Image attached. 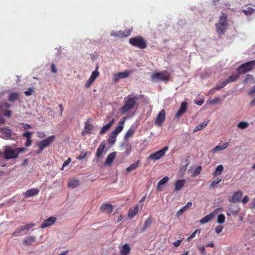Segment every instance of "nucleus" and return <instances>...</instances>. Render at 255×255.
Instances as JSON below:
<instances>
[{
    "instance_id": "41",
    "label": "nucleus",
    "mask_w": 255,
    "mask_h": 255,
    "mask_svg": "<svg viewBox=\"0 0 255 255\" xmlns=\"http://www.w3.org/2000/svg\"><path fill=\"white\" fill-rule=\"evenodd\" d=\"M99 75V72L95 70L92 73L89 79L94 82L96 80V79L98 77Z\"/></svg>"
},
{
    "instance_id": "15",
    "label": "nucleus",
    "mask_w": 255,
    "mask_h": 255,
    "mask_svg": "<svg viewBox=\"0 0 255 255\" xmlns=\"http://www.w3.org/2000/svg\"><path fill=\"white\" fill-rule=\"evenodd\" d=\"M39 192V190L38 189L32 188L26 191L23 194L25 198L31 197L37 195Z\"/></svg>"
},
{
    "instance_id": "35",
    "label": "nucleus",
    "mask_w": 255,
    "mask_h": 255,
    "mask_svg": "<svg viewBox=\"0 0 255 255\" xmlns=\"http://www.w3.org/2000/svg\"><path fill=\"white\" fill-rule=\"evenodd\" d=\"M219 23V26L221 25L224 26V24L227 25V16L225 13H223L222 15L220 17V20Z\"/></svg>"
},
{
    "instance_id": "31",
    "label": "nucleus",
    "mask_w": 255,
    "mask_h": 255,
    "mask_svg": "<svg viewBox=\"0 0 255 255\" xmlns=\"http://www.w3.org/2000/svg\"><path fill=\"white\" fill-rule=\"evenodd\" d=\"M35 241V238L34 236H30L23 240V243L26 246L31 245Z\"/></svg>"
},
{
    "instance_id": "54",
    "label": "nucleus",
    "mask_w": 255,
    "mask_h": 255,
    "mask_svg": "<svg viewBox=\"0 0 255 255\" xmlns=\"http://www.w3.org/2000/svg\"><path fill=\"white\" fill-rule=\"evenodd\" d=\"M220 101V98L219 97H216V98H214L213 100H211L210 102V104H212V105L218 103Z\"/></svg>"
},
{
    "instance_id": "23",
    "label": "nucleus",
    "mask_w": 255,
    "mask_h": 255,
    "mask_svg": "<svg viewBox=\"0 0 255 255\" xmlns=\"http://www.w3.org/2000/svg\"><path fill=\"white\" fill-rule=\"evenodd\" d=\"M238 72L237 74H234L229 76V78L225 80V82L227 84L229 83L236 82L240 77V75Z\"/></svg>"
},
{
    "instance_id": "63",
    "label": "nucleus",
    "mask_w": 255,
    "mask_h": 255,
    "mask_svg": "<svg viewBox=\"0 0 255 255\" xmlns=\"http://www.w3.org/2000/svg\"><path fill=\"white\" fill-rule=\"evenodd\" d=\"M182 241V240H178L176 241V242H174L173 245L175 247H178L180 245Z\"/></svg>"
},
{
    "instance_id": "62",
    "label": "nucleus",
    "mask_w": 255,
    "mask_h": 255,
    "mask_svg": "<svg viewBox=\"0 0 255 255\" xmlns=\"http://www.w3.org/2000/svg\"><path fill=\"white\" fill-rule=\"evenodd\" d=\"M113 79L115 83H116L120 80V77L118 76V73L114 75Z\"/></svg>"
},
{
    "instance_id": "19",
    "label": "nucleus",
    "mask_w": 255,
    "mask_h": 255,
    "mask_svg": "<svg viewBox=\"0 0 255 255\" xmlns=\"http://www.w3.org/2000/svg\"><path fill=\"white\" fill-rule=\"evenodd\" d=\"M153 222L152 218L151 217H149L146 219L144 223L143 228L141 230V232H144L147 228H148Z\"/></svg>"
},
{
    "instance_id": "50",
    "label": "nucleus",
    "mask_w": 255,
    "mask_h": 255,
    "mask_svg": "<svg viewBox=\"0 0 255 255\" xmlns=\"http://www.w3.org/2000/svg\"><path fill=\"white\" fill-rule=\"evenodd\" d=\"M227 85L225 81H223L222 84L220 85H218L216 87H215V89L217 90H221L223 87H224Z\"/></svg>"
},
{
    "instance_id": "6",
    "label": "nucleus",
    "mask_w": 255,
    "mask_h": 255,
    "mask_svg": "<svg viewBox=\"0 0 255 255\" xmlns=\"http://www.w3.org/2000/svg\"><path fill=\"white\" fill-rule=\"evenodd\" d=\"M55 137L54 135H52L47 138L40 141L37 144L38 147H40L43 149L49 146L54 140Z\"/></svg>"
},
{
    "instance_id": "29",
    "label": "nucleus",
    "mask_w": 255,
    "mask_h": 255,
    "mask_svg": "<svg viewBox=\"0 0 255 255\" xmlns=\"http://www.w3.org/2000/svg\"><path fill=\"white\" fill-rule=\"evenodd\" d=\"M208 122V121L204 122L202 123L197 126L193 129V132H195L198 131L202 129L203 128H205L207 126Z\"/></svg>"
},
{
    "instance_id": "5",
    "label": "nucleus",
    "mask_w": 255,
    "mask_h": 255,
    "mask_svg": "<svg viewBox=\"0 0 255 255\" xmlns=\"http://www.w3.org/2000/svg\"><path fill=\"white\" fill-rule=\"evenodd\" d=\"M168 146H165L162 149L150 154L148 156V159L152 160H157L163 157L166 151L168 150Z\"/></svg>"
},
{
    "instance_id": "22",
    "label": "nucleus",
    "mask_w": 255,
    "mask_h": 255,
    "mask_svg": "<svg viewBox=\"0 0 255 255\" xmlns=\"http://www.w3.org/2000/svg\"><path fill=\"white\" fill-rule=\"evenodd\" d=\"M185 183V180L184 179H179L178 180L175 184V191H178L180 190L182 187L184 186Z\"/></svg>"
},
{
    "instance_id": "8",
    "label": "nucleus",
    "mask_w": 255,
    "mask_h": 255,
    "mask_svg": "<svg viewBox=\"0 0 255 255\" xmlns=\"http://www.w3.org/2000/svg\"><path fill=\"white\" fill-rule=\"evenodd\" d=\"M243 196V192L241 191H238L234 193L232 197L229 198V201L231 203H238L241 201V198Z\"/></svg>"
},
{
    "instance_id": "56",
    "label": "nucleus",
    "mask_w": 255,
    "mask_h": 255,
    "mask_svg": "<svg viewBox=\"0 0 255 255\" xmlns=\"http://www.w3.org/2000/svg\"><path fill=\"white\" fill-rule=\"evenodd\" d=\"M93 82H94L92 80L89 78V79L87 81V82L85 83V87L87 88H89Z\"/></svg>"
},
{
    "instance_id": "37",
    "label": "nucleus",
    "mask_w": 255,
    "mask_h": 255,
    "mask_svg": "<svg viewBox=\"0 0 255 255\" xmlns=\"http://www.w3.org/2000/svg\"><path fill=\"white\" fill-rule=\"evenodd\" d=\"M255 11V9L252 7H249L246 9H243L242 12L246 15L252 14Z\"/></svg>"
},
{
    "instance_id": "64",
    "label": "nucleus",
    "mask_w": 255,
    "mask_h": 255,
    "mask_svg": "<svg viewBox=\"0 0 255 255\" xmlns=\"http://www.w3.org/2000/svg\"><path fill=\"white\" fill-rule=\"evenodd\" d=\"M199 250L202 255H205V247L204 246L199 247Z\"/></svg>"
},
{
    "instance_id": "17",
    "label": "nucleus",
    "mask_w": 255,
    "mask_h": 255,
    "mask_svg": "<svg viewBox=\"0 0 255 255\" xmlns=\"http://www.w3.org/2000/svg\"><path fill=\"white\" fill-rule=\"evenodd\" d=\"M0 133L1 134V137L3 138H9L11 135V130L7 128L0 129Z\"/></svg>"
},
{
    "instance_id": "53",
    "label": "nucleus",
    "mask_w": 255,
    "mask_h": 255,
    "mask_svg": "<svg viewBox=\"0 0 255 255\" xmlns=\"http://www.w3.org/2000/svg\"><path fill=\"white\" fill-rule=\"evenodd\" d=\"M201 170V166H198L194 171V175H197L199 174Z\"/></svg>"
},
{
    "instance_id": "26",
    "label": "nucleus",
    "mask_w": 255,
    "mask_h": 255,
    "mask_svg": "<svg viewBox=\"0 0 255 255\" xmlns=\"http://www.w3.org/2000/svg\"><path fill=\"white\" fill-rule=\"evenodd\" d=\"M105 143L104 142H102L100 143L97 150L96 156L97 158L101 157L105 148Z\"/></svg>"
},
{
    "instance_id": "10",
    "label": "nucleus",
    "mask_w": 255,
    "mask_h": 255,
    "mask_svg": "<svg viewBox=\"0 0 255 255\" xmlns=\"http://www.w3.org/2000/svg\"><path fill=\"white\" fill-rule=\"evenodd\" d=\"M56 221V218L55 217H50L46 220H44L40 226L41 229H44L47 227L53 225Z\"/></svg>"
},
{
    "instance_id": "57",
    "label": "nucleus",
    "mask_w": 255,
    "mask_h": 255,
    "mask_svg": "<svg viewBox=\"0 0 255 255\" xmlns=\"http://www.w3.org/2000/svg\"><path fill=\"white\" fill-rule=\"evenodd\" d=\"M51 72L53 73H56L57 72L56 67L54 63H52L51 65Z\"/></svg>"
},
{
    "instance_id": "38",
    "label": "nucleus",
    "mask_w": 255,
    "mask_h": 255,
    "mask_svg": "<svg viewBox=\"0 0 255 255\" xmlns=\"http://www.w3.org/2000/svg\"><path fill=\"white\" fill-rule=\"evenodd\" d=\"M130 72L128 71H126L123 72L118 73V76L120 77V79H124L126 77H128L129 75Z\"/></svg>"
},
{
    "instance_id": "60",
    "label": "nucleus",
    "mask_w": 255,
    "mask_h": 255,
    "mask_svg": "<svg viewBox=\"0 0 255 255\" xmlns=\"http://www.w3.org/2000/svg\"><path fill=\"white\" fill-rule=\"evenodd\" d=\"M192 206V203L191 202H188L186 205L183 206L184 208L186 210L190 209Z\"/></svg>"
},
{
    "instance_id": "59",
    "label": "nucleus",
    "mask_w": 255,
    "mask_h": 255,
    "mask_svg": "<svg viewBox=\"0 0 255 255\" xmlns=\"http://www.w3.org/2000/svg\"><path fill=\"white\" fill-rule=\"evenodd\" d=\"M249 201V197L248 196H245L242 200V202L244 204H247Z\"/></svg>"
},
{
    "instance_id": "33",
    "label": "nucleus",
    "mask_w": 255,
    "mask_h": 255,
    "mask_svg": "<svg viewBox=\"0 0 255 255\" xmlns=\"http://www.w3.org/2000/svg\"><path fill=\"white\" fill-rule=\"evenodd\" d=\"M79 185V181L78 179H72L70 180L68 184V186L72 188L78 187Z\"/></svg>"
},
{
    "instance_id": "34",
    "label": "nucleus",
    "mask_w": 255,
    "mask_h": 255,
    "mask_svg": "<svg viewBox=\"0 0 255 255\" xmlns=\"http://www.w3.org/2000/svg\"><path fill=\"white\" fill-rule=\"evenodd\" d=\"M139 161L138 160L135 163L131 164L126 169V171L127 172H130L134 170H135L139 165Z\"/></svg>"
},
{
    "instance_id": "2",
    "label": "nucleus",
    "mask_w": 255,
    "mask_h": 255,
    "mask_svg": "<svg viewBox=\"0 0 255 255\" xmlns=\"http://www.w3.org/2000/svg\"><path fill=\"white\" fill-rule=\"evenodd\" d=\"M26 150V149L25 147H19L12 149L9 147H7L3 151V157L6 160L16 158L20 153L23 152Z\"/></svg>"
},
{
    "instance_id": "12",
    "label": "nucleus",
    "mask_w": 255,
    "mask_h": 255,
    "mask_svg": "<svg viewBox=\"0 0 255 255\" xmlns=\"http://www.w3.org/2000/svg\"><path fill=\"white\" fill-rule=\"evenodd\" d=\"M94 129V126L89 123L88 122L85 123L84 129L83 131L82 132V135H84L86 134H91L92 133V131Z\"/></svg>"
},
{
    "instance_id": "28",
    "label": "nucleus",
    "mask_w": 255,
    "mask_h": 255,
    "mask_svg": "<svg viewBox=\"0 0 255 255\" xmlns=\"http://www.w3.org/2000/svg\"><path fill=\"white\" fill-rule=\"evenodd\" d=\"M227 25L224 24V26L220 25L219 26V23H216V27L217 32L220 34H223L224 33L225 30L226 29Z\"/></svg>"
},
{
    "instance_id": "3",
    "label": "nucleus",
    "mask_w": 255,
    "mask_h": 255,
    "mask_svg": "<svg viewBox=\"0 0 255 255\" xmlns=\"http://www.w3.org/2000/svg\"><path fill=\"white\" fill-rule=\"evenodd\" d=\"M129 43L135 47L143 49L147 47V44L144 38L140 36L131 38L129 40Z\"/></svg>"
},
{
    "instance_id": "16",
    "label": "nucleus",
    "mask_w": 255,
    "mask_h": 255,
    "mask_svg": "<svg viewBox=\"0 0 255 255\" xmlns=\"http://www.w3.org/2000/svg\"><path fill=\"white\" fill-rule=\"evenodd\" d=\"M115 123V119H113L111 120V121L108 123L107 125L104 126L101 130L100 131V133L101 134H104L107 131L109 128H111V127Z\"/></svg>"
},
{
    "instance_id": "1",
    "label": "nucleus",
    "mask_w": 255,
    "mask_h": 255,
    "mask_svg": "<svg viewBox=\"0 0 255 255\" xmlns=\"http://www.w3.org/2000/svg\"><path fill=\"white\" fill-rule=\"evenodd\" d=\"M138 99L137 97H132L128 96L124 99V104L120 109V112L122 114H125L126 113L131 110L135 107H137L136 100Z\"/></svg>"
},
{
    "instance_id": "47",
    "label": "nucleus",
    "mask_w": 255,
    "mask_h": 255,
    "mask_svg": "<svg viewBox=\"0 0 255 255\" xmlns=\"http://www.w3.org/2000/svg\"><path fill=\"white\" fill-rule=\"evenodd\" d=\"M33 92H34L33 88H29L27 90H26L24 92V94L26 96H30Z\"/></svg>"
},
{
    "instance_id": "24",
    "label": "nucleus",
    "mask_w": 255,
    "mask_h": 255,
    "mask_svg": "<svg viewBox=\"0 0 255 255\" xmlns=\"http://www.w3.org/2000/svg\"><path fill=\"white\" fill-rule=\"evenodd\" d=\"M214 218L213 213H211L203 217L200 221L201 224H204L210 221Z\"/></svg>"
},
{
    "instance_id": "14",
    "label": "nucleus",
    "mask_w": 255,
    "mask_h": 255,
    "mask_svg": "<svg viewBox=\"0 0 255 255\" xmlns=\"http://www.w3.org/2000/svg\"><path fill=\"white\" fill-rule=\"evenodd\" d=\"M131 250L129 245L125 244L120 249V255H128Z\"/></svg>"
},
{
    "instance_id": "36",
    "label": "nucleus",
    "mask_w": 255,
    "mask_h": 255,
    "mask_svg": "<svg viewBox=\"0 0 255 255\" xmlns=\"http://www.w3.org/2000/svg\"><path fill=\"white\" fill-rule=\"evenodd\" d=\"M117 135L116 133L112 132L109 136L108 142L110 144H113L115 143L116 140V137Z\"/></svg>"
},
{
    "instance_id": "21",
    "label": "nucleus",
    "mask_w": 255,
    "mask_h": 255,
    "mask_svg": "<svg viewBox=\"0 0 255 255\" xmlns=\"http://www.w3.org/2000/svg\"><path fill=\"white\" fill-rule=\"evenodd\" d=\"M229 146V142H226L223 145H218L212 149L213 152H216L219 151H222L226 149Z\"/></svg>"
},
{
    "instance_id": "25",
    "label": "nucleus",
    "mask_w": 255,
    "mask_h": 255,
    "mask_svg": "<svg viewBox=\"0 0 255 255\" xmlns=\"http://www.w3.org/2000/svg\"><path fill=\"white\" fill-rule=\"evenodd\" d=\"M125 121H121L119 123V125L116 128L114 129V131L112 132L113 133H116L118 135V134L122 131L124 128V125Z\"/></svg>"
},
{
    "instance_id": "20",
    "label": "nucleus",
    "mask_w": 255,
    "mask_h": 255,
    "mask_svg": "<svg viewBox=\"0 0 255 255\" xmlns=\"http://www.w3.org/2000/svg\"><path fill=\"white\" fill-rule=\"evenodd\" d=\"M116 152H113L109 154L106 159L105 164L110 165L113 163L116 157Z\"/></svg>"
},
{
    "instance_id": "13",
    "label": "nucleus",
    "mask_w": 255,
    "mask_h": 255,
    "mask_svg": "<svg viewBox=\"0 0 255 255\" xmlns=\"http://www.w3.org/2000/svg\"><path fill=\"white\" fill-rule=\"evenodd\" d=\"M113 209V206L111 204L108 203L103 204L100 208V210L102 212H104L107 214L112 213Z\"/></svg>"
},
{
    "instance_id": "48",
    "label": "nucleus",
    "mask_w": 255,
    "mask_h": 255,
    "mask_svg": "<svg viewBox=\"0 0 255 255\" xmlns=\"http://www.w3.org/2000/svg\"><path fill=\"white\" fill-rule=\"evenodd\" d=\"M24 230H22V227H21L20 229H16L12 234V235L13 236H17L20 235V233Z\"/></svg>"
},
{
    "instance_id": "44",
    "label": "nucleus",
    "mask_w": 255,
    "mask_h": 255,
    "mask_svg": "<svg viewBox=\"0 0 255 255\" xmlns=\"http://www.w3.org/2000/svg\"><path fill=\"white\" fill-rule=\"evenodd\" d=\"M35 224L33 223H29L25 226H22V230H29V229L33 227Z\"/></svg>"
},
{
    "instance_id": "11",
    "label": "nucleus",
    "mask_w": 255,
    "mask_h": 255,
    "mask_svg": "<svg viewBox=\"0 0 255 255\" xmlns=\"http://www.w3.org/2000/svg\"><path fill=\"white\" fill-rule=\"evenodd\" d=\"M187 103L186 102L184 101L181 103L180 108L175 115L176 118H179L186 112L187 109Z\"/></svg>"
},
{
    "instance_id": "45",
    "label": "nucleus",
    "mask_w": 255,
    "mask_h": 255,
    "mask_svg": "<svg viewBox=\"0 0 255 255\" xmlns=\"http://www.w3.org/2000/svg\"><path fill=\"white\" fill-rule=\"evenodd\" d=\"M221 181V179L217 178L213 180L210 184V187L214 188L217 184H218Z\"/></svg>"
},
{
    "instance_id": "55",
    "label": "nucleus",
    "mask_w": 255,
    "mask_h": 255,
    "mask_svg": "<svg viewBox=\"0 0 255 255\" xmlns=\"http://www.w3.org/2000/svg\"><path fill=\"white\" fill-rule=\"evenodd\" d=\"M224 227L223 226H218L216 227V228L215 229V231H216V233H217V234H219L220 233H221Z\"/></svg>"
},
{
    "instance_id": "7",
    "label": "nucleus",
    "mask_w": 255,
    "mask_h": 255,
    "mask_svg": "<svg viewBox=\"0 0 255 255\" xmlns=\"http://www.w3.org/2000/svg\"><path fill=\"white\" fill-rule=\"evenodd\" d=\"M151 79L153 82L157 80L165 81L168 80L169 77L165 73L156 72L151 75Z\"/></svg>"
},
{
    "instance_id": "51",
    "label": "nucleus",
    "mask_w": 255,
    "mask_h": 255,
    "mask_svg": "<svg viewBox=\"0 0 255 255\" xmlns=\"http://www.w3.org/2000/svg\"><path fill=\"white\" fill-rule=\"evenodd\" d=\"M2 114L7 117H10L11 115V112L9 110H5L2 112Z\"/></svg>"
},
{
    "instance_id": "52",
    "label": "nucleus",
    "mask_w": 255,
    "mask_h": 255,
    "mask_svg": "<svg viewBox=\"0 0 255 255\" xmlns=\"http://www.w3.org/2000/svg\"><path fill=\"white\" fill-rule=\"evenodd\" d=\"M185 211V209L184 208V207H182L181 209H180L177 213H176V216L177 217H180L184 213V212Z\"/></svg>"
},
{
    "instance_id": "9",
    "label": "nucleus",
    "mask_w": 255,
    "mask_h": 255,
    "mask_svg": "<svg viewBox=\"0 0 255 255\" xmlns=\"http://www.w3.org/2000/svg\"><path fill=\"white\" fill-rule=\"evenodd\" d=\"M165 119V111L164 110H162L158 114L155 124L158 126H160L164 122Z\"/></svg>"
},
{
    "instance_id": "4",
    "label": "nucleus",
    "mask_w": 255,
    "mask_h": 255,
    "mask_svg": "<svg viewBox=\"0 0 255 255\" xmlns=\"http://www.w3.org/2000/svg\"><path fill=\"white\" fill-rule=\"evenodd\" d=\"M255 68V60H252L241 65L237 69L239 74H242L251 71Z\"/></svg>"
},
{
    "instance_id": "42",
    "label": "nucleus",
    "mask_w": 255,
    "mask_h": 255,
    "mask_svg": "<svg viewBox=\"0 0 255 255\" xmlns=\"http://www.w3.org/2000/svg\"><path fill=\"white\" fill-rule=\"evenodd\" d=\"M225 217L223 214H220L217 218V222L220 224H222L225 222Z\"/></svg>"
},
{
    "instance_id": "61",
    "label": "nucleus",
    "mask_w": 255,
    "mask_h": 255,
    "mask_svg": "<svg viewBox=\"0 0 255 255\" xmlns=\"http://www.w3.org/2000/svg\"><path fill=\"white\" fill-rule=\"evenodd\" d=\"M32 143L31 138L26 139V141L25 143V145L26 147H28L31 145Z\"/></svg>"
},
{
    "instance_id": "49",
    "label": "nucleus",
    "mask_w": 255,
    "mask_h": 255,
    "mask_svg": "<svg viewBox=\"0 0 255 255\" xmlns=\"http://www.w3.org/2000/svg\"><path fill=\"white\" fill-rule=\"evenodd\" d=\"M111 35L114 36L116 37H122V31H118V32H114L112 31L111 33Z\"/></svg>"
},
{
    "instance_id": "18",
    "label": "nucleus",
    "mask_w": 255,
    "mask_h": 255,
    "mask_svg": "<svg viewBox=\"0 0 255 255\" xmlns=\"http://www.w3.org/2000/svg\"><path fill=\"white\" fill-rule=\"evenodd\" d=\"M138 205H136L135 207L133 208H130L129 209L128 216L129 218L131 219L133 218L135 215L138 212Z\"/></svg>"
},
{
    "instance_id": "43",
    "label": "nucleus",
    "mask_w": 255,
    "mask_h": 255,
    "mask_svg": "<svg viewBox=\"0 0 255 255\" xmlns=\"http://www.w3.org/2000/svg\"><path fill=\"white\" fill-rule=\"evenodd\" d=\"M32 134V132L26 131L24 133H23L22 136L24 137H25L26 139L31 138V136Z\"/></svg>"
},
{
    "instance_id": "40",
    "label": "nucleus",
    "mask_w": 255,
    "mask_h": 255,
    "mask_svg": "<svg viewBox=\"0 0 255 255\" xmlns=\"http://www.w3.org/2000/svg\"><path fill=\"white\" fill-rule=\"evenodd\" d=\"M248 126L249 124L246 122H241L238 124V127L240 129H245Z\"/></svg>"
},
{
    "instance_id": "27",
    "label": "nucleus",
    "mask_w": 255,
    "mask_h": 255,
    "mask_svg": "<svg viewBox=\"0 0 255 255\" xmlns=\"http://www.w3.org/2000/svg\"><path fill=\"white\" fill-rule=\"evenodd\" d=\"M224 170V167L222 165L220 164L217 166L215 171L213 173L214 176H217L221 175Z\"/></svg>"
},
{
    "instance_id": "32",
    "label": "nucleus",
    "mask_w": 255,
    "mask_h": 255,
    "mask_svg": "<svg viewBox=\"0 0 255 255\" xmlns=\"http://www.w3.org/2000/svg\"><path fill=\"white\" fill-rule=\"evenodd\" d=\"M169 180V178L167 176H165L162 178L158 183L157 189L158 190L161 189V186L163 185L165 183H166Z\"/></svg>"
},
{
    "instance_id": "39",
    "label": "nucleus",
    "mask_w": 255,
    "mask_h": 255,
    "mask_svg": "<svg viewBox=\"0 0 255 255\" xmlns=\"http://www.w3.org/2000/svg\"><path fill=\"white\" fill-rule=\"evenodd\" d=\"M134 133V130L133 128H130L126 133L125 138H129L131 137Z\"/></svg>"
},
{
    "instance_id": "46",
    "label": "nucleus",
    "mask_w": 255,
    "mask_h": 255,
    "mask_svg": "<svg viewBox=\"0 0 255 255\" xmlns=\"http://www.w3.org/2000/svg\"><path fill=\"white\" fill-rule=\"evenodd\" d=\"M132 32V29H129L128 30H126L125 32H122V37H127L130 35Z\"/></svg>"
},
{
    "instance_id": "58",
    "label": "nucleus",
    "mask_w": 255,
    "mask_h": 255,
    "mask_svg": "<svg viewBox=\"0 0 255 255\" xmlns=\"http://www.w3.org/2000/svg\"><path fill=\"white\" fill-rule=\"evenodd\" d=\"M71 159L70 158H68L66 161H65L62 165V168L67 166L71 162Z\"/></svg>"
},
{
    "instance_id": "30",
    "label": "nucleus",
    "mask_w": 255,
    "mask_h": 255,
    "mask_svg": "<svg viewBox=\"0 0 255 255\" xmlns=\"http://www.w3.org/2000/svg\"><path fill=\"white\" fill-rule=\"evenodd\" d=\"M19 99V94L18 93L12 92L11 93L8 97V100L10 102H13Z\"/></svg>"
}]
</instances>
